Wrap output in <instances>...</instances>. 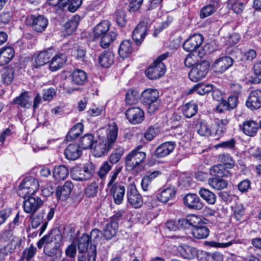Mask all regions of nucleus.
<instances>
[{
	"instance_id": "f257e3e1",
	"label": "nucleus",
	"mask_w": 261,
	"mask_h": 261,
	"mask_svg": "<svg viewBox=\"0 0 261 261\" xmlns=\"http://www.w3.org/2000/svg\"><path fill=\"white\" fill-rule=\"evenodd\" d=\"M118 128L115 123L109 124L106 129V139H100L97 141L94 148L95 156L100 157L112 149L118 137Z\"/></svg>"
},
{
	"instance_id": "f03ea898",
	"label": "nucleus",
	"mask_w": 261,
	"mask_h": 261,
	"mask_svg": "<svg viewBox=\"0 0 261 261\" xmlns=\"http://www.w3.org/2000/svg\"><path fill=\"white\" fill-rule=\"evenodd\" d=\"M159 92L155 89H147L141 93V101L147 108L148 113H154L160 106Z\"/></svg>"
},
{
	"instance_id": "7ed1b4c3",
	"label": "nucleus",
	"mask_w": 261,
	"mask_h": 261,
	"mask_svg": "<svg viewBox=\"0 0 261 261\" xmlns=\"http://www.w3.org/2000/svg\"><path fill=\"white\" fill-rule=\"evenodd\" d=\"M168 55V53H166L158 57L154 61L152 65L145 71L146 75L149 79L155 80L161 77L165 74L166 67L162 61L166 59Z\"/></svg>"
},
{
	"instance_id": "20e7f679",
	"label": "nucleus",
	"mask_w": 261,
	"mask_h": 261,
	"mask_svg": "<svg viewBox=\"0 0 261 261\" xmlns=\"http://www.w3.org/2000/svg\"><path fill=\"white\" fill-rule=\"evenodd\" d=\"M95 167L91 162H87L82 167L73 168L71 172L73 179L78 181L89 180L95 172Z\"/></svg>"
},
{
	"instance_id": "39448f33",
	"label": "nucleus",
	"mask_w": 261,
	"mask_h": 261,
	"mask_svg": "<svg viewBox=\"0 0 261 261\" xmlns=\"http://www.w3.org/2000/svg\"><path fill=\"white\" fill-rule=\"evenodd\" d=\"M39 187V182L36 178L33 177H26L19 185L18 194L25 198L28 195L34 194Z\"/></svg>"
},
{
	"instance_id": "423d86ee",
	"label": "nucleus",
	"mask_w": 261,
	"mask_h": 261,
	"mask_svg": "<svg viewBox=\"0 0 261 261\" xmlns=\"http://www.w3.org/2000/svg\"><path fill=\"white\" fill-rule=\"evenodd\" d=\"M141 147V146H138L128 153L125 157V163L127 169H134L145 160L146 153L144 152L139 151Z\"/></svg>"
},
{
	"instance_id": "0eeeda50",
	"label": "nucleus",
	"mask_w": 261,
	"mask_h": 261,
	"mask_svg": "<svg viewBox=\"0 0 261 261\" xmlns=\"http://www.w3.org/2000/svg\"><path fill=\"white\" fill-rule=\"evenodd\" d=\"M209 67V63L206 61L197 63L189 72V79L193 82L201 80L207 74Z\"/></svg>"
},
{
	"instance_id": "6e6552de",
	"label": "nucleus",
	"mask_w": 261,
	"mask_h": 261,
	"mask_svg": "<svg viewBox=\"0 0 261 261\" xmlns=\"http://www.w3.org/2000/svg\"><path fill=\"white\" fill-rule=\"evenodd\" d=\"M90 238L88 234H83L79 240L78 250L80 253L87 252L89 261H95L96 250L95 245H91L88 248Z\"/></svg>"
},
{
	"instance_id": "1a4fd4ad",
	"label": "nucleus",
	"mask_w": 261,
	"mask_h": 261,
	"mask_svg": "<svg viewBox=\"0 0 261 261\" xmlns=\"http://www.w3.org/2000/svg\"><path fill=\"white\" fill-rule=\"evenodd\" d=\"M126 197L128 202L135 208H140L143 204L141 195L134 185H130L127 188Z\"/></svg>"
},
{
	"instance_id": "9d476101",
	"label": "nucleus",
	"mask_w": 261,
	"mask_h": 261,
	"mask_svg": "<svg viewBox=\"0 0 261 261\" xmlns=\"http://www.w3.org/2000/svg\"><path fill=\"white\" fill-rule=\"evenodd\" d=\"M55 53L54 48L50 47L41 51L37 55H35L33 57V66L38 68L48 63L50 57L53 56Z\"/></svg>"
},
{
	"instance_id": "9b49d317",
	"label": "nucleus",
	"mask_w": 261,
	"mask_h": 261,
	"mask_svg": "<svg viewBox=\"0 0 261 261\" xmlns=\"http://www.w3.org/2000/svg\"><path fill=\"white\" fill-rule=\"evenodd\" d=\"M43 204V201L39 197L29 196L23 201V210L26 213L34 215Z\"/></svg>"
},
{
	"instance_id": "f8f14e48",
	"label": "nucleus",
	"mask_w": 261,
	"mask_h": 261,
	"mask_svg": "<svg viewBox=\"0 0 261 261\" xmlns=\"http://www.w3.org/2000/svg\"><path fill=\"white\" fill-rule=\"evenodd\" d=\"M233 60L228 56L218 58L213 64L212 68L217 73H223L233 64Z\"/></svg>"
},
{
	"instance_id": "ddd939ff",
	"label": "nucleus",
	"mask_w": 261,
	"mask_h": 261,
	"mask_svg": "<svg viewBox=\"0 0 261 261\" xmlns=\"http://www.w3.org/2000/svg\"><path fill=\"white\" fill-rule=\"evenodd\" d=\"M203 37L199 34H196L190 37L183 44L184 49L188 52L196 50L202 44Z\"/></svg>"
},
{
	"instance_id": "4468645a",
	"label": "nucleus",
	"mask_w": 261,
	"mask_h": 261,
	"mask_svg": "<svg viewBox=\"0 0 261 261\" xmlns=\"http://www.w3.org/2000/svg\"><path fill=\"white\" fill-rule=\"evenodd\" d=\"M125 115L129 122L132 124L141 123L144 118L143 111L139 107H133L125 112Z\"/></svg>"
},
{
	"instance_id": "2eb2a0df",
	"label": "nucleus",
	"mask_w": 261,
	"mask_h": 261,
	"mask_svg": "<svg viewBox=\"0 0 261 261\" xmlns=\"http://www.w3.org/2000/svg\"><path fill=\"white\" fill-rule=\"evenodd\" d=\"M246 106L251 110H256L261 107V91L255 90L251 91L246 102Z\"/></svg>"
},
{
	"instance_id": "dca6fc26",
	"label": "nucleus",
	"mask_w": 261,
	"mask_h": 261,
	"mask_svg": "<svg viewBox=\"0 0 261 261\" xmlns=\"http://www.w3.org/2000/svg\"><path fill=\"white\" fill-rule=\"evenodd\" d=\"M184 204L189 208L200 210L203 207V203L195 194H188L184 198Z\"/></svg>"
},
{
	"instance_id": "f3484780",
	"label": "nucleus",
	"mask_w": 261,
	"mask_h": 261,
	"mask_svg": "<svg viewBox=\"0 0 261 261\" xmlns=\"http://www.w3.org/2000/svg\"><path fill=\"white\" fill-rule=\"evenodd\" d=\"M30 19L32 21L31 26L33 30L37 32H43L48 25V19L43 15H32Z\"/></svg>"
},
{
	"instance_id": "a211bd4d",
	"label": "nucleus",
	"mask_w": 261,
	"mask_h": 261,
	"mask_svg": "<svg viewBox=\"0 0 261 261\" xmlns=\"http://www.w3.org/2000/svg\"><path fill=\"white\" fill-rule=\"evenodd\" d=\"M174 142H166L158 146L154 151V155L158 158H163L169 155L175 148Z\"/></svg>"
},
{
	"instance_id": "6ab92c4d",
	"label": "nucleus",
	"mask_w": 261,
	"mask_h": 261,
	"mask_svg": "<svg viewBox=\"0 0 261 261\" xmlns=\"http://www.w3.org/2000/svg\"><path fill=\"white\" fill-rule=\"evenodd\" d=\"M110 188V192L113 195L114 202L117 204H121L123 200L125 194L124 186L116 184L113 185Z\"/></svg>"
},
{
	"instance_id": "aec40b11",
	"label": "nucleus",
	"mask_w": 261,
	"mask_h": 261,
	"mask_svg": "<svg viewBox=\"0 0 261 261\" xmlns=\"http://www.w3.org/2000/svg\"><path fill=\"white\" fill-rule=\"evenodd\" d=\"M73 188V185L71 181H67L63 186H59L56 191V194L58 199L65 200L67 199Z\"/></svg>"
},
{
	"instance_id": "412c9836",
	"label": "nucleus",
	"mask_w": 261,
	"mask_h": 261,
	"mask_svg": "<svg viewBox=\"0 0 261 261\" xmlns=\"http://www.w3.org/2000/svg\"><path fill=\"white\" fill-rule=\"evenodd\" d=\"M43 251L46 256L50 257L51 261H59L62 257V252L58 244L54 246L46 244Z\"/></svg>"
},
{
	"instance_id": "4be33fe9",
	"label": "nucleus",
	"mask_w": 261,
	"mask_h": 261,
	"mask_svg": "<svg viewBox=\"0 0 261 261\" xmlns=\"http://www.w3.org/2000/svg\"><path fill=\"white\" fill-rule=\"evenodd\" d=\"M67 61V57L64 54H59L54 56L49 62V69L56 71L63 67Z\"/></svg>"
},
{
	"instance_id": "5701e85b",
	"label": "nucleus",
	"mask_w": 261,
	"mask_h": 261,
	"mask_svg": "<svg viewBox=\"0 0 261 261\" xmlns=\"http://www.w3.org/2000/svg\"><path fill=\"white\" fill-rule=\"evenodd\" d=\"M147 32V26L144 22H141L138 24L133 32V38L136 43L140 44L144 39Z\"/></svg>"
},
{
	"instance_id": "b1692460",
	"label": "nucleus",
	"mask_w": 261,
	"mask_h": 261,
	"mask_svg": "<svg viewBox=\"0 0 261 261\" xmlns=\"http://www.w3.org/2000/svg\"><path fill=\"white\" fill-rule=\"evenodd\" d=\"M87 79L86 73L83 70L76 69L69 76V80L73 84L82 85L84 84Z\"/></svg>"
},
{
	"instance_id": "393cba45",
	"label": "nucleus",
	"mask_w": 261,
	"mask_h": 261,
	"mask_svg": "<svg viewBox=\"0 0 261 261\" xmlns=\"http://www.w3.org/2000/svg\"><path fill=\"white\" fill-rule=\"evenodd\" d=\"M219 164L226 170L232 169L235 166V161L232 156L228 153L220 154L217 156Z\"/></svg>"
},
{
	"instance_id": "a878e982",
	"label": "nucleus",
	"mask_w": 261,
	"mask_h": 261,
	"mask_svg": "<svg viewBox=\"0 0 261 261\" xmlns=\"http://www.w3.org/2000/svg\"><path fill=\"white\" fill-rule=\"evenodd\" d=\"M64 153L67 159L75 160L81 156L82 150L79 145L70 144L65 150Z\"/></svg>"
},
{
	"instance_id": "bb28decb",
	"label": "nucleus",
	"mask_w": 261,
	"mask_h": 261,
	"mask_svg": "<svg viewBox=\"0 0 261 261\" xmlns=\"http://www.w3.org/2000/svg\"><path fill=\"white\" fill-rule=\"evenodd\" d=\"M14 50L11 47H4L0 50V65L8 63L14 56Z\"/></svg>"
},
{
	"instance_id": "cd10ccee",
	"label": "nucleus",
	"mask_w": 261,
	"mask_h": 261,
	"mask_svg": "<svg viewBox=\"0 0 261 261\" xmlns=\"http://www.w3.org/2000/svg\"><path fill=\"white\" fill-rule=\"evenodd\" d=\"M229 122V119L227 117L221 119H216L215 120L217 128L213 130V134L215 136H221L226 130L227 125Z\"/></svg>"
},
{
	"instance_id": "c85d7f7f",
	"label": "nucleus",
	"mask_w": 261,
	"mask_h": 261,
	"mask_svg": "<svg viewBox=\"0 0 261 261\" xmlns=\"http://www.w3.org/2000/svg\"><path fill=\"white\" fill-rule=\"evenodd\" d=\"M258 123L253 120L245 121L243 124V131L245 134L249 136H254L258 129Z\"/></svg>"
},
{
	"instance_id": "c756f323",
	"label": "nucleus",
	"mask_w": 261,
	"mask_h": 261,
	"mask_svg": "<svg viewBox=\"0 0 261 261\" xmlns=\"http://www.w3.org/2000/svg\"><path fill=\"white\" fill-rule=\"evenodd\" d=\"M115 56L112 51H104L99 56V63L102 67L108 68L114 61Z\"/></svg>"
},
{
	"instance_id": "7c9ffc66",
	"label": "nucleus",
	"mask_w": 261,
	"mask_h": 261,
	"mask_svg": "<svg viewBox=\"0 0 261 261\" xmlns=\"http://www.w3.org/2000/svg\"><path fill=\"white\" fill-rule=\"evenodd\" d=\"M110 29V23L107 21H103L97 24L93 29V35L95 39L100 38L107 34Z\"/></svg>"
},
{
	"instance_id": "2f4dec72",
	"label": "nucleus",
	"mask_w": 261,
	"mask_h": 261,
	"mask_svg": "<svg viewBox=\"0 0 261 261\" xmlns=\"http://www.w3.org/2000/svg\"><path fill=\"white\" fill-rule=\"evenodd\" d=\"M176 190L174 187H170L163 190L158 195V199L162 202L166 203L172 199L175 195Z\"/></svg>"
},
{
	"instance_id": "473e14b6",
	"label": "nucleus",
	"mask_w": 261,
	"mask_h": 261,
	"mask_svg": "<svg viewBox=\"0 0 261 261\" xmlns=\"http://www.w3.org/2000/svg\"><path fill=\"white\" fill-rule=\"evenodd\" d=\"M13 103L22 108L29 109L31 106V97L28 92H22L13 100Z\"/></svg>"
},
{
	"instance_id": "72a5a7b5",
	"label": "nucleus",
	"mask_w": 261,
	"mask_h": 261,
	"mask_svg": "<svg viewBox=\"0 0 261 261\" xmlns=\"http://www.w3.org/2000/svg\"><path fill=\"white\" fill-rule=\"evenodd\" d=\"M198 194L208 204L213 205L216 203L217 196L214 193L210 190L206 188H200Z\"/></svg>"
},
{
	"instance_id": "f704fd0d",
	"label": "nucleus",
	"mask_w": 261,
	"mask_h": 261,
	"mask_svg": "<svg viewBox=\"0 0 261 261\" xmlns=\"http://www.w3.org/2000/svg\"><path fill=\"white\" fill-rule=\"evenodd\" d=\"M177 250L181 256L186 258H193L197 253L195 248L186 245L179 246Z\"/></svg>"
},
{
	"instance_id": "c9c22d12",
	"label": "nucleus",
	"mask_w": 261,
	"mask_h": 261,
	"mask_svg": "<svg viewBox=\"0 0 261 261\" xmlns=\"http://www.w3.org/2000/svg\"><path fill=\"white\" fill-rule=\"evenodd\" d=\"M118 228L117 222L111 221L108 223L103 230V236L107 240H110L115 236Z\"/></svg>"
},
{
	"instance_id": "e433bc0d",
	"label": "nucleus",
	"mask_w": 261,
	"mask_h": 261,
	"mask_svg": "<svg viewBox=\"0 0 261 261\" xmlns=\"http://www.w3.org/2000/svg\"><path fill=\"white\" fill-rule=\"evenodd\" d=\"M69 171L67 168L63 165L55 167L53 171V177L58 181L64 180L68 176Z\"/></svg>"
},
{
	"instance_id": "4c0bfd02",
	"label": "nucleus",
	"mask_w": 261,
	"mask_h": 261,
	"mask_svg": "<svg viewBox=\"0 0 261 261\" xmlns=\"http://www.w3.org/2000/svg\"><path fill=\"white\" fill-rule=\"evenodd\" d=\"M2 82L6 84L12 83L14 77L15 70L12 67L3 68L1 72Z\"/></svg>"
},
{
	"instance_id": "58836bf2",
	"label": "nucleus",
	"mask_w": 261,
	"mask_h": 261,
	"mask_svg": "<svg viewBox=\"0 0 261 261\" xmlns=\"http://www.w3.org/2000/svg\"><path fill=\"white\" fill-rule=\"evenodd\" d=\"M133 51L132 42L129 40H123L119 47L118 53L122 58L127 57Z\"/></svg>"
},
{
	"instance_id": "ea45409f",
	"label": "nucleus",
	"mask_w": 261,
	"mask_h": 261,
	"mask_svg": "<svg viewBox=\"0 0 261 261\" xmlns=\"http://www.w3.org/2000/svg\"><path fill=\"white\" fill-rule=\"evenodd\" d=\"M208 185L213 189L220 190L227 187V182L219 177H213L209 178L207 181Z\"/></svg>"
},
{
	"instance_id": "a19ab883",
	"label": "nucleus",
	"mask_w": 261,
	"mask_h": 261,
	"mask_svg": "<svg viewBox=\"0 0 261 261\" xmlns=\"http://www.w3.org/2000/svg\"><path fill=\"white\" fill-rule=\"evenodd\" d=\"M209 233V229L204 225L192 228V230L193 236L198 239L206 238L208 236Z\"/></svg>"
},
{
	"instance_id": "79ce46f5",
	"label": "nucleus",
	"mask_w": 261,
	"mask_h": 261,
	"mask_svg": "<svg viewBox=\"0 0 261 261\" xmlns=\"http://www.w3.org/2000/svg\"><path fill=\"white\" fill-rule=\"evenodd\" d=\"M212 90L213 86L211 84H198L191 89L188 93L195 91L197 94L203 95L212 91Z\"/></svg>"
},
{
	"instance_id": "37998d69",
	"label": "nucleus",
	"mask_w": 261,
	"mask_h": 261,
	"mask_svg": "<svg viewBox=\"0 0 261 261\" xmlns=\"http://www.w3.org/2000/svg\"><path fill=\"white\" fill-rule=\"evenodd\" d=\"M84 125L82 123H77L74 125L69 130L66 136L68 141L72 140L78 137L83 132Z\"/></svg>"
},
{
	"instance_id": "c03bdc74",
	"label": "nucleus",
	"mask_w": 261,
	"mask_h": 261,
	"mask_svg": "<svg viewBox=\"0 0 261 261\" xmlns=\"http://www.w3.org/2000/svg\"><path fill=\"white\" fill-rule=\"evenodd\" d=\"M182 110L184 115L186 117L191 118L196 114L197 106L195 102L191 101L184 105Z\"/></svg>"
},
{
	"instance_id": "a18cd8bd",
	"label": "nucleus",
	"mask_w": 261,
	"mask_h": 261,
	"mask_svg": "<svg viewBox=\"0 0 261 261\" xmlns=\"http://www.w3.org/2000/svg\"><path fill=\"white\" fill-rule=\"evenodd\" d=\"M210 172L211 174L218 177H228L230 175V172L220 164L212 167Z\"/></svg>"
},
{
	"instance_id": "49530a36",
	"label": "nucleus",
	"mask_w": 261,
	"mask_h": 261,
	"mask_svg": "<svg viewBox=\"0 0 261 261\" xmlns=\"http://www.w3.org/2000/svg\"><path fill=\"white\" fill-rule=\"evenodd\" d=\"M116 36L117 34L113 31H111L109 33L102 35L100 37V46L103 48L108 47L110 44L116 39Z\"/></svg>"
},
{
	"instance_id": "de8ad7c7",
	"label": "nucleus",
	"mask_w": 261,
	"mask_h": 261,
	"mask_svg": "<svg viewBox=\"0 0 261 261\" xmlns=\"http://www.w3.org/2000/svg\"><path fill=\"white\" fill-rule=\"evenodd\" d=\"M196 128L198 133L201 136H208L214 134L213 130L204 121H199L196 125Z\"/></svg>"
},
{
	"instance_id": "09e8293b",
	"label": "nucleus",
	"mask_w": 261,
	"mask_h": 261,
	"mask_svg": "<svg viewBox=\"0 0 261 261\" xmlns=\"http://www.w3.org/2000/svg\"><path fill=\"white\" fill-rule=\"evenodd\" d=\"M82 0H61L62 8L67 7L71 12H74L81 5Z\"/></svg>"
},
{
	"instance_id": "8fccbe9b",
	"label": "nucleus",
	"mask_w": 261,
	"mask_h": 261,
	"mask_svg": "<svg viewBox=\"0 0 261 261\" xmlns=\"http://www.w3.org/2000/svg\"><path fill=\"white\" fill-rule=\"evenodd\" d=\"M140 97V93L136 90H129L126 94L125 101L128 105H134L136 103Z\"/></svg>"
},
{
	"instance_id": "3c124183",
	"label": "nucleus",
	"mask_w": 261,
	"mask_h": 261,
	"mask_svg": "<svg viewBox=\"0 0 261 261\" xmlns=\"http://www.w3.org/2000/svg\"><path fill=\"white\" fill-rule=\"evenodd\" d=\"M98 189V180L93 181L85 189V194L89 197H93L96 195Z\"/></svg>"
},
{
	"instance_id": "603ef678",
	"label": "nucleus",
	"mask_w": 261,
	"mask_h": 261,
	"mask_svg": "<svg viewBox=\"0 0 261 261\" xmlns=\"http://www.w3.org/2000/svg\"><path fill=\"white\" fill-rule=\"evenodd\" d=\"M94 136L91 134H87L81 138L80 145L84 149H88L93 144Z\"/></svg>"
},
{
	"instance_id": "864d4df0",
	"label": "nucleus",
	"mask_w": 261,
	"mask_h": 261,
	"mask_svg": "<svg viewBox=\"0 0 261 261\" xmlns=\"http://www.w3.org/2000/svg\"><path fill=\"white\" fill-rule=\"evenodd\" d=\"M238 96L236 95H230L227 101H223L221 105H222L225 109L229 110L234 109L237 105Z\"/></svg>"
},
{
	"instance_id": "5fc2aeb1",
	"label": "nucleus",
	"mask_w": 261,
	"mask_h": 261,
	"mask_svg": "<svg viewBox=\"0 0 261 261\" xmlns=\"http://www.w3.org/2000/svg\"><path fill=\"white\" fill-rule=\"evenodd\" d=\"M228 3L235 13L240 14L243 12L244 8V4L239 0H228Z\"/></svg>"
},
{
	"instance_id": "6e6d98bb",
	"label": "nucleus",
	"mask_w": 261,
	"mask_h": 261,
	"mask_svg": "<svg viewBox=\"0 0 261 261\" xmlns=\"http://www.w3.org/2000/svg\"><path fill=\"white\" fill-rule=\"evenodd\" d=\"M21 243V239L20 237L13 236L10 241L5 246L9 252H12L17 246H19Z\"/></svg>"
},
{
	"instance_id": "4d7b16f0",
	"label": "nucleus",
	"mask_w": 261,
	"mask_h": 261,
	"mask_svg": "<svg viewBox=\"0 0 261 261\" xmlns=\"http://www.w3.org/2000/svg\"><path fill=\"white\" fill-rule=\"evenodd\" d=\"M124 153V149L121 147L117 148L111 154L109 158V161L112 164L117 163L120 159Z\"/></svg>"
},
{
	"instance_id": "13d9d810",
	"label": "nucleus",
	"mask_w": 261,
	"mask_h": 261,
	"mask_svg": "<svg viewBox=\"0 0 261 261\" xmlns=\"http://www.w3.org/2000/svg\"><path fill=\"white\" fill-rule=\"evenodd\" d=\"M79 17L75 16L68 21L65 25L66 29L69 33L75 31L79 25Z\"/></svg>"
},
{
	"instance_id": "bf43d9fd",
	"label": "nucleus",
	"mask_w": 261,
	"mask_h": 261,
	"mask_svg": "<svg viewBox=\"0 0 261 261\" xmlns=\"http://www.w3.org/2000/svg\"><path fill=\"white\" fill-rule=\"evenodd\" d=\"M189 219L190 224L193 228L197 227L201 225H204L205 223L203 222L202 219L197 215H191L188 216Z\"/></svg>"
},
{
	"instance_id": "052dcab7",
	"label": "nucleus",
	"mask_w": 261,
	"mask_h": 261,
	"mask_svg": "<svg viewBox=\"0 0 261 261\" xmlns=\"http://www.w3.org/2000/svg\"><path fill=\"white\" fill-rule=\"evenodd\" d=\"M216 11L215 7L213 5H208L204 7L201 10L200 16L201 18L211 15Z\"/></svg>"
},
{
	"instance_id": "680f3d73",
	"label": "nucleus",
	"mask_w": 261,
	"mask_h": 261,
	"mask_svg": "<svg viewBox=\"0 0 261 261\" xmlns=\"http://www.w3.org/2000/svg\"><path fill=\"white\" fill-rule=\"evenodd\" d=\"M36 251V248L32 245H31L29 248H26L23 251V256L27 261H29L34 256Z\"/></svg>"
},
{
	"instance_id": "e2e57ef3",
	"label": "nucleus",
	"mask_w": 261,
	"mask_h": 261,
	"mask_svg": "<svg viewBox=\"0 0 261 261\" xmlns=\"http://www.w3.org/2000/svg\"><path fill=\"white\" fill-rule=\"evenodd\" d=\"M13 230L8 227L0 236V242H9L13 236Z\"/></svg>"
},
{
	"instance_id": "0e129e2a",
	"label": "nucleus",
	"mask_w": 261,
	"mask_h": 261,
	"mask_svg": "<svg viewBox=\"0 0 261 261\" xmlns=\"http://www.w3.org/2000/svg\"><path fill=\"white\" fill-rule=\"evenodd\" d=\"M245 214V208L242 204H237L234 207V216L237 220H240Z\"/></svg>"
},
{
	"instance_id": "69168bd1",
	"label": "nucleus",
	"mask_w": 261,
	"mask_h": 261,
	"mask_svg": "<svg viewBox=\"0 0 261 261\" xmlns=\"http://www.w3.org/2000/svg\"><path fill=\"white\" fill-rule=\"evenodd\" d=\"M43 214L44 213L42 212V214L39 215H32L31 225L33 228H36L40 225L43 220Z\"/></svg>"
},
{
	"instance_id": "338daca9",
	"label": "nucleus",
	"mask_w": 261,
	"mask_h": 261,
	"mask_svg": "<svg viewBox=\"0 0 261 261\" xmlns=\"http://www.w3.org/2000/svg\"><path fill=\"white\" fill-rule=\"evenodd\" d=\"M159 133V130L157 128L150 127L145 132L144 137L147 140L151 141L158 135Z\"/></svg>"
},
{
	"instance_id": "774afa93",
	"label": "nucleus",
	"mask_w": 261,
	"mask_h": 261,
	"mask_svg": "<svg viewBox=\"0 0 261 261\" xmlns=\"http://www.w3.org/2000/svg\"><path fill=\"white\" fill-rule=\"evenodd\" d=\"M253 69L256 80L258 83L261 82V61L256 62Z\"/></svg>"
}]
</instances>
